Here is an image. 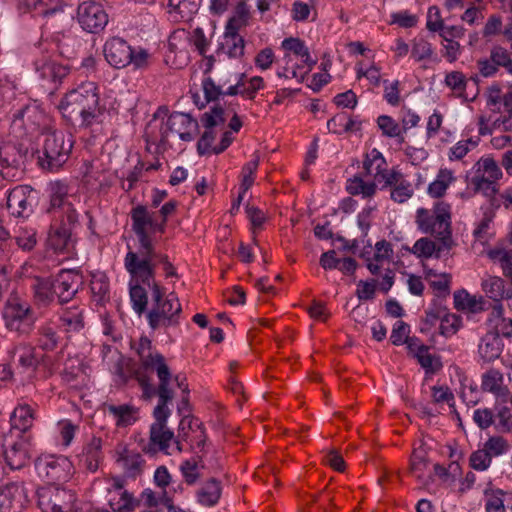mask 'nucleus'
I'll use <instances>...</instances> for the list:
<instances>
[{
    "label": "nucleus",
    "instance_id": "f257e3e1",
    "mask_svg": "<svg viewBox=\"0 0 512 512\" xmlns=\"http://www.w3.org/2000/svg\"><path fill=\"white\" fill-rule=\"evenodd\" d=\"M138 355L141 357L136 360L122 354L115 367L116 373L123 381L136 378L145 398L158 396L153 411L155 421L150 426L149 441L142 446V451L151 456L159 451L169 454L168 449L175 442L173 431L167 427L171 415L168 403L174 397L170 388L172 373L162 354Z\"/></svg>",
    "mask_w": 512,
    "mask_h": 512
},
{
    "label": "nucleus",
    "instance_id": "f03ea898",
    "mask_svg": "<svg viewBox=\"0 0 512 512\" xmlns=\"http://www.w3.org/2000/svg\"><path fill=\"white\" fill-rule=\"evenodd\" d=\"M137 240V249L129 248L124 257V267L130 276L132 308L138 315H142L147 311L148 304V292L145 286L154 287L155 297L158 296V288H163L156 280L158 265L163 266L166 277L177 276V273L167 254L156 249L155 239H149L141 229L139 232L137 231Z\"/></svg>",
    "mask_w": 512,
    "mask_h": 512
},
{
    "label": "nucleus",
    "instance_id": "7ed1b4c3",
    "mask_svg": "<svg viewBox=\"0 0 512 512\" xmlns=\"http://www.w3.org/2000/svg\"><path fill=\"white\" fill-rule=\"evenodd\" d=\"M63 117L80 127H89L102 115L96 83L87 81L69 91L59 106Z\"/></svg>",
    "mask_w": 512,
    "mask_h": 512
},
{
    "label": "nucleus",
    "instance_id": "20e7f679",
    "mask_svg": "<svg viewBox=\"0 0 512 512\" xmlns=\"http://www.w3.org/2000/svg\"><path fill=\"white\" fill-rule=\"evenodd\" d=\"M415 223L418 230L440 239L445 246L451 242V206L437 202L432 209L418 208Z\"/></svg>",
    "mask_w": 512,
    "mask_h": 512
},
{
    "label": "nucleus",
    "instance_id": "39448f33",
    "mask_svg": "<svg viewBox=\"0 0 512 512\" xmlns=\"http://www.w3.org/2000/svg\"><path fill=\"white\" fill-rule=\"evenodd\" d=\"M12 127L21 130L23 136L37 138L53 129L54 120L41 104L33 101L14 113Z\"/></svg>",
    "mask_w": 512,
    "mask_h": 512
},
{
    "label": "nucleus",
    "instance_id": "423d86ee",
    "mask_svg": "<svg viewBox=\"0 0 512 512\" xmlns=\"http://www.w3.org/2000/svg\"><path fill=\"white\" fill-rule=\"evenodd\" d=\"M147 288L148 296L151 298V307L147 312L149 326L157 329L177 325L182 308L176 295L170 293L164 298V288H158V296L155 297L154 287Z\"/></svg>",
    "mask_w": 512,
    "mask_h": 512
},
{
    "label": "nucleus",
    "instance_id": "0eeeda50",
    "mask_svg": "<svg viewBox=\"0 0 512 512\" xmlns=\"http://www.w3.org/2000/svg\"><path fill=\"white\" fill-rule=\"evenodd\" d=\"M106 61L116 69L132 65L134 69H143L148 66L149 53L146 49L131 47L126 40L120 37L108 39L103 47Z\"/></svg>",
    "mask_w": 512,
    "mask_h": 512
},
{
    "label": "nucleus",
    "instance_id": "6e6552de",
    "mask_svg": "<svg viewBox=\"0 0 512 512\" xmlns=\"http://www.w3.org/2000/svg\"><path fill=\"white\" fill-rule=\"evenodd\" d=\"M489 330L481 338L479 349L485 352L510 350L512 343V319L503 317V306H494L488 319Z\"/></svg>",
    "mask_w": 512,
    "mask_h": 512
},
{
    "label": "nucleus",
    "instance_id": "1a4fd4ad",
    "mask_svg": "<svg viewBox=\"0 0 512 512\" xmlns=\"http://www.w3.org/2000/svg\"><path fill=\"white\" fill-rule=\"evenodd\" d=\"M176 202H166L160 209L161 220L159 221L154 213L150 212L144 205H137L131 210L132 230L137 236L141 229L149 239H154L156 233H164L168 216L174 213Z\"/></svg>",
    "mask_w": 512,
    "mask_h": 512
},
{
    "label": "nucleus",
    "instance_id": "9d476101",
    "mask_svg": "<svg viewBox=\"0 0 512 512\" xmlns=\"http://www.w3.org/2000/svg\"><path fill=\"white\" fill-rule=\"evenodd\" d=\"M2 455L11 470L26 467L31 459V435L5 432L1 438Z\"/></svg>",
    "mask_w": 512,
    "mask_h": 512
},
{
    "label": "nucleus",
    "instance_id": "9b49d317",
    "mask_svg": "<svg viewBox=\"0 0 512 512\" xmlns=\"http://www.w3.org/2000/svg\"><path fill=\"white\" fill-rule=\"evenodd\" d=\"M44 135V158L41 160V164L51 171L58 170L68 160L73 141L63 131L54 128Z\"/></svg>",
    "mask_w": 512,
    "mask_h": 512
},
{
    "label": "nucleus",
    "instance_id": "f8f14e48",
    "mask_svg": "<svg viewBox=\"0 0 512 512\" xmlns=\"http://www.w3.org/2000/svg\"><path fill=\"white\" fill-rule=\"evenodd\" d=\"M3 319L9 330L26 334L33 328L36 317L26 300L11 295L3 309Z\"/></svg>",
    "mask_w": 512,
    "mask_h": 512
},
{
    "label": "nucleus",
    "instance_id": "ddd939ff",
    "mask_svg": "<svg viewBox=\"0 0 512 512\" xmlns=\"http://www.w3.org/2000/svg\"><path fill=\"white\" fill-rule=\"evenodd\" d=\"M39 477L55 484L67 481L73 473V465L65 456L41 455L35 461Z\"/></svg>",
    "mask_w": 512,
    "mask_h": 512
},
{
    "label": "nucleus",
    "instance_id": "4468645a",
    "mask_svg": "<svg viewBox=\"0 0 512 512\" xmlns=\"http://www.w3.org/2000/svg\"><path fill=\"white\" fill-rule=\"evenodd\" d=\"M198 130V122L189 114L173 112L165 121H162L159 132L162 143L168 141L172 135H177L182 141L190 142Z\"/></svg>",
    "mask_w": 512,
    "mask_h": 512
},
{
    "label": "nucleus",
    "instance_id": "2eb2a0df",
    "mask_svg": "<svg viewBox=\"0 0 512 512\" xmlns=\"http://www.w3.org/2000/svg\"><path fill=\"white\" fill-rule=\"evenodd\" d=\"M38 203V192L28 185H18L7 193V209L18 218H28Z\"/></svg>",
    "mask_w": 512,
    "mask_h": 512
},
{
    "label": "nucleus",
    "instance_id": "dca6fc26",
    "mask_svg": "<svg viewBox=\"0 0 512 512\" xmlns=\"http://www.w3.org/2000/svg\"><path fill=\"white\" fill-rule=\"evenodd\" d=\"M77 18L83 30L90 33L103 30L108 23V14L102 4L91 0L79 4Z\"/></svg>",
    "mask_w": 512,
    "mask_h": 512
},
{
    "label": "nucleus",
    "instance_id": "f3484780",
    "mask_svg": "<svg viewBox=\"0 0 512 512\" xmlns=\"http://www.w3.org/2000/svg\"><path fill=\"white\" fill-rule=\"evenodd\" d=\"M29 503L28 491L23 481H12L0 487L2 512H23Z\"/></svg>",
    "mask_w": 512,
    "mask_h": 512
},
{
    "label": "nucleus",
    "instance_id": "a211bd4d",
    "mask_svg": "<svg viewBox=\"0 0 512 512\" xmlns=\"http://www.w3.org/2000/svg\"><path fill=\"white\" fill-rule=\"evenodd\" d=\"M53 291L60 303L70 301L83 285V276L74 270H62L53 280Z\"/></svg>",
    "mask_w": 512,
    "mask_h": 512
},
{
    "label": "nucleus",
    "instance_id": "6ab92c4d",
    "mask_svg": "<svg viewBox=\"0 0 512 512\" xmlns=\"http://www.w3.org/2000/svg\"><path fill=\"white\" fill-rule=\"evenodd\" d=\"M281 49L284 51L283 61L286 65H290L293 57H297L301 60V64H299L301 68L307 67V71H310L317 63V60L311 57L305 42L300 38H285L281 42Z\"/></svg>",
    "mask_w": 512,
    "mask_h": 512
},
{
    "label": "nucleus",
    "instance_id": "aec40b11",
    "mask_svg": "<svg viewBox=\"0 0 512 512\" xmlns=\"http://www.w3.org/2000/svg\"><path fill=\"white\" fill-rule=\"evenodd\" d=\"M179 428V435L190 442L192 449H197L200 452L205 450L207 439L202 422L192 416H185L182 418Z\"/></svg>",
    "mask_w": 512,
    "mask_h": 512
},
{
    "label": "nucleus",
    "instance_id": "412c9836",
    "mask_svg": "<svg viewBox=\"0 0 512 512\" xmlns=\"http://www.w3.org/2000/svg\"><path fill=\"white\" fill-rule=\"evenodd\" d=\"M35 70L39 77L49 83L61 82L69 73L66 65L59 64L49 56H42L35 61Z\"/></svg>",
    "mask_w": 512,
    "mask_h": 512
},
{
    "label": "nucleus",
    "instance_id": "4be33fe9",
    "mask_svg": "<svg viewBox=\"0 0 512 512\" xmlns=\"http://www.w3.org/2000/svg\"><path fill=\"white\" fill-rule=\"evenodd\" d=\"M35 420V411L27 403H18L10 415V428L7 432L30 434L29 430Z\"/></svg>",
    "mask_w": 512,
    "mask_h": 512
},
{
    "label": "nucleus",
    "instance_id": "5701e85b",
    "mask_svg": "<svg viewBox=\"0 0 512 512\" xmlns=\"http://www.w3.org/2000/svg\"><path fill=\"white\" fill-rule=\"evenodd\" d=\"M245 74H235L236 83L230 85L225 93L227 96L241 95L247 99H254L256 92L264 88V80L260 76H254L249 79L248 85L246 86Z\"/></svg>",
    "mask_w": 512,
    "mask_h": 512
},
{
    "label": "nucleus",
    "instance_id": "b1692460",
    "mask_svg": "<svg viewBox=\"0 0 512 512\" xmlns=\"http://www.w3.org/2000/svg\"><path fill=\"white\" fill-rule=\"evenodd\" d=\"M64 491L55 487H42L37 491L38 506L42 512H63Z\"/></svg>",
    "mask_w": 512,
    "mask_h": 512
},
{
    "label": "nucleus",
    "instance_id": "393cba45",
    "mask_svg": "<svg viewBox=\"0 0 512 512\" xmlns=\"http://www.w3.org/2000/svg\"><path fill=\"white\" fill-rule=\"evenodd\" d=\"M361 125L362 122L357 116L352 117L346 112L338 113L327 121L329 132L338 135L360 131Z\"/></svg>",
    "mask_w": 512,
    "mask_h": 512
},
{
    "label": "nucleus",
    "instance_id": "a878e982",
    "mask_svg": "<svg viewBox=\"0 0 512 512\" xmlns=\"http://www.w3.org/2000/svg\"><path fill=\"white\" fill-rule=\"evenodd\" d=\"M481 389L503 399L509 393L508 388L504 385L503 374L496 369H490L482 375Z\"/></svg>",
    "mask_w": 512,
    "mask_h": 512
},
{
    "label": "nucleus",
    "instance_id": "bb28decb",
    "mask_svg": "<svg viewBox=\"0 0 512 512\" xmlns=\"http://www.w3.org/2000/svg\"><path fill=\"white\" fill-rule=\"evenodd\" d=\"M245 42L238 30H231L225 27L223 39L220 43V51L229 58H238L244 54Z\"/></svg>",
    "mask_w": 512,
    "mask_h": 512
},
{
    "label": "nucleus",
    "instance_id": "cd10ccee",
    "mask_svg": "<svg viewBox=\"0 0 512 512\" xmlns=\"http://www.w3.org/2000/svg\"><path fill=\"white\" fill-rule=\"evenodd\" d=\"M102 458V440L93 437L83 448L80 455V463L90 472L98 469L99 462Z\"/></svg>",
    "mask_w": 512,
    "mask_h": 512
},
{
    "label": "nucleus",
    "instance_id": "c85d7f7f",
    "mask_svg": "<svg viewBox=\"0 0 512 512\" xmlns=\"http://www.w3.org/2000/svg\"><path fill=\"white\" fill-rule=\"evenodd\" d=\"M481 287L487 297L496 302L495 306L502 305L500 301L511 297V291L505 289V282L498 276H487L482 280Z\"/></svg>",
    "mask_w": 512,
    "mask_h": 512
},
{
    "label": "nucleus",
    "instance_id": "c756f323",
    "mask_svg": "<svg viewBox=\"0 0 512 512\" xmlns=\"http://www.w3.org/2000/svg\"><path fill=\"white\" fill-rule=\"evenodd\" d=\"M486 256L495 265H498L506 277L512 279V251L503 246H495L486 251Z\"/></svg>",
    "mask_w": 512,
    "mask_h": 512
},
{
    "label": "nucleus",
    "instance_id": "7c9ffc66",
    "mask_svg": "<svg viewBox=\"0 0 512 512\" xmlns=\"http://www.w3.org/2000/svg\"><path fill=\"white\" fill-rule=\"evenodd\" d=\"M106 411L112 415L117 426H129L137 420V409L128 404H108L106 406Z\"/></svg>",
    "mask_w": 512,
    "mask_h": 512
},
{
    "label": "nucleus",
    "instance_id": "2f4dec72",
    "mask_svg": "<svg viewBox=\"0 0 512 512\" xmlns=\"http://www.w3.org/2000/svg\"><path fill=\"white\" fill-rule=\"evenodd\" d=\"M196 496L199 504L206 507L215 506L221 497L220 482L211 478L197 491Z\"/></svg>",
    "mask_w": 512,
    "mask_h": 512
},
{
    "label": "nucleus",
    "instance_id": "473e14b6",
    "mask_svg": "<svg viewBox=\"0 0 512 512\" xmlns=\"http://www.w3.org/2000/svg\"><path fill=\"white\" fill-rule=\"evenodd\" d=\"M30 286L38 303L47 305L53 301L55 296L53 281H50L48 278L35 276L31 279Z\"/></svg>",
    "mask_w": 512,
    "mask_h": 512
},
{
    "label": "nucleus",
    "instance_id": "72a5a7b5",
    "mask_svg": "<svg viewBox=\"0 0 512 512\" xmlns=\"http://www.w3.org/2000/svg\"><path fill=\"white\" fill-rule=\"evenodd\" d=\"M455 372L460 383L462 400L468 405H476L479 401L478 385L473 380L468 379L460 368L455 367Z\"/></svg>",
    "mask_w": 512,
    "mask_h": 512
},
{
    "label": "nucleus",
    "instance_id": "f704fd0d",
    "mask_svg": "<svg viewBox=\"0 0 512 512\" xmlns=\"http://www.w3.org/2000/svg\"><path fill=\"white\" fill-rule=\"evenodd\" d=\"M82 177L86 185L92 190H102L110 186L105 174L96 170L93 163H84Z\"/></svg>",
    "mask_w": 512,
    "mask_h": 512
},
{
    "label": "nucleus",
    "instance_id": "c9c22d12",
    "mask_svg": "<svg viewBox=\"0 0 512 512\" xmlns=\"http://www.w3.org/2000/svg\"><path fill=\"white\" fill-rule=\"evenodd\" d=\"M346 190L350 195H361L370 198L375 195L377 184L375 181H365L361 175H354L346 183Z\"/></svg>",
    "mask_w": 512,
    "mask_h": 512
},
{
    "label": "nucleus",
    "instance_id": "e433bc0d",
    "mask_svg": "<svg viewBox=\"0 0 512 512\" xmlns=\"http://www.w3.org/2000/svg\"><path fill=\"white\" fill-rule=\"evenodd\" d=\"M454 181L455 177L451 170L440 169L434 181L429 184L427 193L433 198L442 197Z\"/></svg>",
    "mask_w": 512,
    "mask_h": 512
},
{
    "label": "nucleus",
    "instance_id": "4c0bfd02",
    "mask_svg": "<svg viewBox=\"0 0 512 512\" xmlns=\"http://www.w3.org/2000/svg\"><path fill=\"white\" fill-rule=\"evenodd\" d=\"M12 239L19 249L30 252L37 244V232L32 227L20 226L14 231Z\"/></svg>",
    "mask_w": 512,
    "mask_h": 512
},
{
    "label": "nucleus",
    "instance_id": "58836bf2",
    "mask_svg": "<svg viewBox=\"0 0 512 512\" xmlns=\"http://www.w3.org/2000/svg\"><path fill=\"white\" fill-rule=\"evenodd\" d=\"M64 338H61L51 327H44L39 333L37 346L42 350L67 349L64 344Z\"/></svg>",
    "mask_w": 512,
    "mask_h": 512
},
{
    "label": "nucleus",
    "instance_id": "ea45409f",
    "mask_svg": "<svg viewBox=\"0 0 512 512\" xmlns=\"http://www.w3.org/2000/svg\"><path fill=\"white\" fill-rule=\"evenodd\" d=\"M387 167L386 160L383 154L373 148L365 155L363 161V168L367 175H371L374 178L377 177Z\"/></svg>",
    "mask_w": 512,
    "mask_h": 512
},
{
    "label": "nucleus",
    "instance_id": "a19ab883",
    "mask_svg": "<svg viewBox=\"0 0 512 512\" xmlns=\"http://www.w3.org/2000/svg\"><path fill=\"white\" fill-rule=\"evenodd\" d=\"M453 300L454 307L457 310L475 313L482 309V298L477 299L475 296L470 295L464 289L454 292Z\"/></svg>",
    "mask_w": 512,
    "mask_h": 512
},
{
    "label": "nucleus",
    "instance_id": "79ce46f5",
    "mask_svg": "<svg viewBox=\"0 0 512 512\" xmlns=\"http://www.w3.org/2000/svg\"><path fill=\"white\" fill-rule=\"evenodd\" d=\"M476 176H483L484 179H491L498 182L503 173L497 162L492 158H481L476 164Z\"/></svg>",
    "mask_w": 512,
    "mask_h": 512
},
{
    "label": "nucleus",
    "instance_id": "37998d69",
    "mask_svg": "<svg viewBox=\"0 0 512 512\" xmlns=\"http://www.w3.org/2000/svg\"><path fill=\"white\" fill-rule=\"evenodd\" d=\"M413 357L424 369L427 378L438 373L443 367L442 359L438 354H413Z\"/></svg>",
    "mask_w": 512,
    "mask_h": 512
},
{
    "label": "nucleus",
    "instance_id": "c03bdc74",
    "mask_svg": "<svg viewBox=\"0 0 512 512\" xmlns=\"http://www.w3.org/2000/svg\"><path fill=\"white\" fill-rule=\"evenodd\" d=\"M377 125L384 136L389 138H399V142L404 141L402 128L392 117L388 115H380L377 118Z\"/></svg>",
    "mask_w": 512,
    "mask_h": 512
},
{
    "label": "nucleus",
    "instance_id": "a18cd8bd",
    "mask_svg": "<svg viewBox=\"0 0 512 512\" xmlns=\"http://www.w3.org/2000/svg\"><path fill=\"white\" fill-rule=\"evenodd\" d=\"M60 320L68 331H79L83 327L82 311L76 307L63 311Z\"/></svg>",
    "mask_w": 512,
    "mask_h": 512
},
{
    "label": "nucleus",
    "instance_id": "49530a36",
    "mask_svg": "<svg viewBox=\"0 0 512 512\" xmlns=\"http://www.w3.org/2000/svg\"><path fill=\"white\" fill-rule=\"evenodd\" d=\"M413 194L414 189L412 184L403 176L402 179L392 187L390 197L397 203H405L413 196Z\"/></svg>",
    "mask_w": 512,
    "mask_h": 512
},
{
    "label": "nucleus",
    "instance_id": "de8ad7c7",
    "mask_svg": "<svg viewBox=\"0 0 512 512\" xmlns=\"http://www.w3.org/2000/svg\"><path fill=\"white\" fill-rule=\"evenodd\" d=\"M472 184L477 193H481L486 198L492 199L498 193V184L494 180L484 179L483 176H474Z\"/></svg>",
    "mask_w": 512,
    "mask_h": 512
},
{
    "label": "nucleus",
    "instance_id": "09e8293b",
    "mask_svg": "<svg viewBox=\"0 0 512 512\" xmlns=\"http://www.w3.org/2000/svg\"><path fill=\"white\" fill-rule=\"evenodd\" d=\"M227 84V81L220 82L218 85L213 81L211 77H206L202 81V89L207 102L216 101L220 96L227 95L226 90L223 87Z\"/></svg>",
    "mask_w": 512,
    "mask_h": 512
},
{
    "label": "nucleus",
    "instance_id": "8fccbe9b",
    "mask_svg": "<svg viewBox=\"0 0 512 512\" xmlns=\"http://www.w3.org/2000/svg\"><path fill=\"white\" fill-rule=\"evenodd\" d=\"M462 325L461 316L453 313H446L441 317L440 334L444 337L455 334Z\"/></svg>",
    "mask_w": 512,
    "mask_h": 512
},
{
    "label": "nucleus",
    "instance_id": "3c124183",
    "mask_svg": "<svg viewBox=\"0 0 512 512\" xmlns=\"http://www.w3.org/2000/svg\"><path fill=\"white\" fill-rule=\"evenodd\" d=\"M407 250L414 254L417 258H430L436 251V244L429 238L423 237L418 239L412 248Z\"/></svg>",
    "mask_w": 512,
    "mask_h": 512
},
{
    "label": "nucleus",
    "instance_id": "603ef678",
    "mask_svg": "<svg viewBox=\"0 0 512 512\" xmlns=\"http://www.w3.org/2000/svg\"><path fill=\"white\" fill-rule=\"evenodd\" d=\"M444 83L455 94L462 96L466 90L467 79L462 72L452 71L446 74Z\"/></svg>",
    "mask_w": 512,
    "mask_h": 512
},
{
    "label": "nucleus",
    "instance_id": "864d4df0",
    "mask_svg": "<svg viewBox=\"0 0 512 512\" xmlns=\"http://www.w3.org/2000/svg\"><path fill=\"white\" fill-rule=\"evenodd\" d=\"M124 469L132 476L140 472L144 463L142 456L137 452L125 450L120 456Z\"/></svg>",
    "mask_w": 512,
    "mask_h": 512
},
{
    "label": "nucleus",
    "instance_id": "5fc2aeb1",
    "mask_svg": "<svg viewBox=\"0 0 512 512\" xmlns=\"http://www.w3.org/2000/svg\"><path fill=\"white\" fill-rule=\"evenodd\" d=\"M109 504L115 512H128L134 507L133 496L127 491L116 493L110 498Z\"/></svg>",
    "mask_w": 512,
    "mask_h": 512
},
{
    "label": "nucleus",
    "instance_id": "6e6d98bb",
    "mask_svg": "<svg viewBox=\"0 0 512 512\" xmlns=\"http://www.w3.org/2000/svg\"><path fill=\"white\" fill-rule=\"evenodd\" d=\"M478 140H474L473 138L460 140L455 145L450 148L449 151V160H461L465 157L472 149L477 147Z\"/></svg>",
    "mask_w": 512,
    "mask_h": 512
},
{
    "label": "nucleus",
    "instance_id": "4d7b16f0",
    "mask_svg": "<svg viewBox=\"0 0 512 512\" xmlns=\"http://www.w3.org/2000/svg\"><path fill=\"white\" fill-rule=\"evenodd\" d=\"M201 468H203V466H200L198 462L193 459L185 460L181 463L180 471L188 485H194L199 480L201 477Z\"/></svg>",
    "mask_w": 512,
    "mask_h": 512
},
{
    "label": "nucleus",
    "instance_id": "13d9d810",
    "mask_svg": "<svg viewBox=\"0 0 512 512\" xmlns=\"http://www.w3.org/2000/svg\"><path fill=\"white\" fill-rule=\"evenodd\" d=\"M483 448L492 458L507 453L509 450V444L507 440L501 436H492L484 443Z\"/></svg>",
    "mask_w": 512,
    "mask_h": 512
},
{
    "label": "nucleus",
    "instance_id": "bf43d9fd",
    "mask_svg": "<svg viewBox=\"0 0 512 512\" xmlns=\"http://www.w3.org/2000/svg\"><path fill=\"white\" fill-rule=\"evenodd\" d=\"M66 6L65 0H42L38 15L43 18H51L64 13Z\"/></svg>",
    "mask_w": 512,
    "mask_h": 512
},
{
    "label": "nucleus",
    "instance_id": "052dcab7",
    "mask_svg": "<svg viewBox=\"0 0 512 512\" xmlns=\"http://www.w3.org/2000/svg\"><path fill=\"white\" fill-rule=\"evenodd\" d=\"M473 235L477 241L481 243L488 242L494 235L492 229V217L485 215L477 224L473 231Z\"/></svg>",
    "mask_w": 512,
    "mask_h": 512
},
{
    "label": "nucleus",
    "instance_id": "680f3d73",
    "mask_svg": "<svg viewBox=\"0 0 512 512\" xmlns=\"http://www.w3.org/2000/svg\"><path fill=\"white\" fill-rule=\"evenodd\" d=\"M51 191V206L53 208H64L65 201L68 194V187L65 183L56 181L50 186Z\"/></svg>",
    "mask_w": 512,
    "mask_h": 512
},
{
    "label": "nucleus",
    "instance_id": "e2e57ef3",
    "mask_svg": "<svg viewBox=\"0 0 512 512\" xmlns=\"http://www.w3.org/2000/svg\"><path fill=\"white\" fill-rule=\"evenodd\" d=\"M224 122V109L218 105L205 112L201 117V123L205 129H214V127Z\"/></svg>",
    "mask_w": 512,
    "mask_h": 512
},
{
    "label": "nucleus",
    "instance_id": "0e129e2a",
    "mask_svg": "<svg viewBox=\"0 0 512 512\" xmlns=\"http://www.w3.org/2000/svg\"><path fill=\"white\" fill-rule=\"evenodd\" d=\"M91 292L97 301H103L109 293V282L105 275H94L92 277Z\"/></svg>",
    "mask_w": 512,
    "mask_h": 512
},
{
    "label": "nucleus",
    "instance_id": "69168bd1",
    "mask_svg": "<svg viewBox=\"0 0 512 512\" xmlns=\"http://www.w3.org/2000/svg\"><path fill=\"white\" fill-rule=\"evenodd\" d=\"M249 19V9L244 2L236 6L235 15L228 21L226 27L231 30H239L245 26Z\"/></svg>",
    "mask_w": 512,
    "mask_h": 512
},
{
    "label": "nucleus",
    "instance_id": "338daca9",
    "mask_svg": "<svg viewBox=\"0 0 512 512\" xmlns=\"http://www.w3.org/2000/svg\"><path fill=\"white\" fill-rule=\"evenodd\" d=\"M404 175L399 170H388L387 167L374 178L375 183L381 185V189L394 187Z\"/></svg>",
    "mask_w": 512,
    "mask_h": 512
},
{
    "label": "nucleus",
    "instance_id": "774afa93",
    "mask_svg": "<svg viewBox=\"0 0 512 512\" xmlns=\"http://www.w3.org/2000/svg\"><path fill=\"white\" fill-rule=\"evenodd\" d=\"M503 491L495 490L491 493H486L485 511L486 512H505Z\"/></svg>",
    "mask_w": 512,
    "mask_h": 512
}]
</instances>
